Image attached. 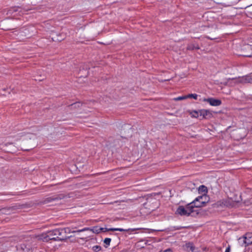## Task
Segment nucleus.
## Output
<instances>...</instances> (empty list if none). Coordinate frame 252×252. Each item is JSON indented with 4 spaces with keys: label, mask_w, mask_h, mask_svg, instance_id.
I'll return each instance as SVG.
<instances>
[{
    "label": "nucleus",
    "mask_w": 252,
    "mask_h": 252,
    "mask_svg": "<svg viewBox=\"0 0 252 252\" xmlns=\"http://www.w3.org/2000/svg\"><path fill=\"white\" fill-rule=\"evenodd\" d=\"M69 232L68 228L56 229L47 232L49 240L63 241L67 238L66 233Z\"/></svg>",
    "instance_id": "f257e3e1"
},
{
    "label": "nucleus",
    "mask_w": 252,
    "mask_h": 252,
    "mask_svg": "<svg viewBox=\"0 0 252 252\" xmlns=\"http://www.w3.org/2000/svg\"><path fill=\"white\" fill-rule=\"evenodd\" d=\"M176 213L181 216L194 215L198 214V210H195L193 204H189L185 207L179 206L177 209Z\"/></svg>",
    "instance_id": "f03ea898"
},
{
    "label": "nucleus",
    "mask_w": 252,
    "mask_h": 252,
    "mask_svg": "<svg viewBox=\"0 0 252 252\" xmlns=\"http://www.w3.org/2000/svg\"><path fill=\"white\" fill-rule=\"evenodd\" d=\"M87 230H90V231H92L93 233H97V234L100 233L101 231H119L121 232H124V231H128L127 229H123V228H109V229H106L105 228H102V227H98V226H95L92 228L86 227V228H84L81 230H77L75 231H73V232H83V231H87Z\"/></svg>",
    "instance_id": "7ed1b4c3"
},
{
    "label": "nucleus",
    "mask_w": 252,
    "mask_h": 252,
    "mask_svg": "<svg viewBox=\"0 0 252 252\" xmlns=\"http://www.w3.org/2000/svg\"><path fill=\"white\" fill-rule=\"evenodd\" d=\"M208 197L206 195H200L196 197L191 204H193L194 209L197 210L198 208L201 207L208 201Z\"/></svg>",
    "instance_id": "20e7f679"
},
{
    "label": "nucleus",
    "mask_w": 252,
    "mask_h": 252,
    "mask_svg": "<svg viewBox=\"0 0 252 252\" xmlns=\"http://www.w3.org/2000/svg\"><path fill=\"white\" fill-rule=\"evenodd\" d=\"M232 81H237L240 83H252V75H247L242 77H239L236 80H231Z\"/></svg>",
    "instance_id": "39448f33"
},
{
    "label": "nucleus",
    "mask_w": 252,
    "mask_h": 252,
    "mask_svg": "<svg viewBox=\"0 0 252 252\" xmlns=\"http://www.w3.org/2000/svg\"><path fill=\"white\" fill-rule=\"evenodd\" d=\"M203 101L208 102L211 106H218L221 104V101L220 99H215L212 97L208 98H204Z\"/></svg>",
    "instance_id": "423d86ee"
},
{
    "label": "nucleus",
    "mask_w": 252,
    "mask_h": 252,
    "mask_svg": "<svg viewBox=\"0 0 252 252\" xmlns=\"http://www.w3.org/2000/svg\"><path fill=\"white\" fill-rule=\"evenodd\" d=\"M200 117L202 119H210L212 117V114L210 110L202 109L199 110Z\"/></svg>",
    "instance_id": "0eeeda50"
},
{
    "label": "nucleus",
    "mask_w": 252,
    "mask_h": 252,
    "mask_svg": "<svg viewBox=\"0 0 252 252\" xmlns=\"http://www.w3.org/2000/svg\"><path fill=\"white\" fill-rule=\"evenodd\" d=\"M242 50L244 52L243 56L246 57L252 56V45H246L243 47Z\"/></svg>",
    "instance_id": "6e6552de"
},
{
    "label": "nucleus",
    "mask_w": 252,
    "mask_h": 252,
    "mask_svg": "<svg viewBox=\"0 0 252 252\" xmlns=\"http://www.w3.org/2000/svg\"><path fill=\"white\" fill-rule=\"evenodd\" d=\"M35 238L38 241H41L43 242H48L47 232L46 233H42L39 235H35Z\"/></svg>",
    "instance_id": "1a4fd4ad"
},
{
    "label": "nucleus",
    "mask_w": 252,
    "mask_h": 252,
    "mask_svg": "<svg viewBox=\"0 0 252 252\" xmlns=\"http://www.w3.org/2000/svg\"><path fill=\"white\" fill-rule=\"evenodd\" d=\"M244 240L246 241V245L249 246L252 244V233H248L243 236Z\"/></svg>",
    "instance_id": "9d476101"
},
{
    "label": "nucleus",
    "mask_w": 252,
    "mask_h": 252,
    "mask_svg": "<svg viewBox=\"0 0 252 252\" xmlns=\"http://www.w3.org/2000/svg\"><path fill=\"white\" fill-rule=\"evenodd\" d=\"M186 248L187 251H191V252H199L197 249L195 248L192 243H188L186 244Z\"/></svg>",
    "instance_id": "9b49d317"
},
{
    "label": "nucleus",
    "mask_w": 252,
    "mask_h": 252,
    "mask_svg": "<svg viewBox=\"0 0 252 252\" xmlns=\"http://www.w3.org/2000/svg\"><path fill=\"white\" fill-rule=\"evenodd\" d=\"M198 191L199 193L202 194L201 195H206V193L207 192V189L205 186L202 185L199 187Z\"/></svg>",
    "instance_id": "f8f14e48"
},
{
    "label": "nucleus",
    "mask_w": 252,
    "mask_h": 252,
    "mask_svg": "<svg viewBox=\"0 0 252 252\" xmlns=\"http://www.w3.org/2000/svg\"><path fill=\"white\" fill-rule=\"evenodd\" d=\"M199 110V111H192L189 112V114L191 115V116L193 118H199L200 117V113Z\"/></svg>",
    "instance_id": "ddd939ff"
},
{
    "label": "nucleus",
    "mask_w": 252,
    "mask_h": 252,
    "mask_svg": "<svg viewBox=\"0 0 252 252\" xmlns=\"http://www.w3.org/2000/svg\"><path fill=\"white\" fill-rule=\"evenodd\" d=\"M243 237L240 238L238 239V243L239 244L243 247H246L247 246V245H246V241L244 240Z\"/></svg>",
    "instance_id": "4468645a"
},
{
    "label": "nucleus",
    "mask_w": 252,
    "mask_h": 252,
    "mask_svg": "<svg viewBox=\"0 0 252 252\" xmlns=\"http://www.w3.org/2000/svg\"><path fill=\"white\" fill-rule=\"evenodd\" d=\"M238 78H233V79L229 78L227 80V84L229 86H233L236 84L240 83V82H238L237 81H230L231 80H236Z\"/></svg>",
    "instance_id": "2eb2a0df"
},
{
    "label": "nucleus",
    "mask_w": 252,
    "mask_h": 252,
    "mask_svg": "<svg viewBox=\"0 0 252 252\" xmlns=\"http://www.w3.org/2000/svg\"><path fill=\"white\" fill-rule=\"evenodd\" d=\"M187 98H188L187 95H184V96H179V97L174 98V100L175 101H180V100H183L186 99Z\"/></svg>",
    "instance_id": "dca6fc26"
},
{
    "label": "nucleus",
    "mask_w": 252,
    "mask_h": 252,
    "mask_svg": "<svg viewBox=\"0 0 252 252\" xmlns=\"http://www.w3.org/2000/svg\"><path fill=\"white\" fill-rule=\"evenodd\" d=\"M111 241V239L108 238H105L104 239V243L106 245V246H105L106 248H107L108 247V246H109Z\"/></svg>",
    "instance_id": "f3484780"
},
{
    "label": "nucleus",
    "mask_w": 252,
    "mask_h": 252,
    "mask_svg": "<svg viewBox=\"0 0 252 252\" xmlns=\"http://www.w3.org/2000/svg\"><path fill=\"white\" fill-rule=\"evenodd\" d=\"M188 98H193L194 99H197V95L195 94H189L187 95Z\"/></svg>",
    "instance_id": "a211bd4d"
},
{
    "label": "nucleus",
    "mask_w": 252,
    "mask_h": 252,
    "mask_svg": "<svg viewBox=\"0 0 252 252\" xmlns=\"http://www.w3.org/2000/svg\"><path fill=\"white\" fill-rule=\"evenodd\" d=\"M94 249L95 250L99 251L100 250V247L98 246H95L94 247Z\"/></svg>",
    "instance_id": "6ab92c4d"
},
{
    "label": "nucleus",
    "mask_w": 252,
    "mask_h": 252,
    "mask_svg": "<svg viewBox=\"0 0 252 252\" xmlns=\"http://www.w3.org/2000/svg\"><path fill=\"white\" fill-rule=\"evenodd\" d=\"M230 247H228L226 248L225 252H230Z\"/></svg>",
    "instance_id": "aec40b11"
},
{
    "label": "nucleus",
    "mask_w": 252,
    "mask_h": 252,
    "mask_svg": "<svg viewBox=\"0 0 252 252\" xmlns=\"http://www.w3.org/2000/svg\"><path fill=\"white\" fill-rule=\"evenodd\" d=\"M164 252H172V250L170 249H168L164 251Z\"/></svg>",
    "instance_id": "412c9836"
},
{
    "label": "nucleus",
    "mask_w": 252,
    "mask_h": 252,
    "mask_svg": "<svg viewBox=\"0 0 252 252\" xmlns=\"http://www.w3.org/2000/svg\"><path fill=\"white\" fill-rule=\"evenodd\" d=\"M188 49H189V50H190V49H193V48L192 47H190V46H189V47H188Z\"/></svg>",
    "instance_id": "4be33fe9"
},
{
    "label": "nucleus",
    "mask_w": 252,
    "mask_h": 252,
    "mask_svg": "<svg viewBox=\"0 0 252 252\" xmlns=\"http://www.w3.org/2000/svg\"><path fill=\"white\" fill-rule=\"evenodd\" d=\"M140 228H136V229H134L133 230H138V229H140Z\"/></svg>",
    "instance_id": "5701e85b"
},
{
    "label": "nucleus",
    "mask_w": 252,
    "mask_h": 252,
    "mask_svg": "<svg viewBox=\"0 0 252 252\" xmlns=\"http://www.w3.org/2000/svg\"><path fill=\"white\" fill-rule=\"evenodd\" d=\"M13 208H9L8 209L9 210V209H12Z\"/></svg>",
    "instance_id": "b1692460"
}]
</instances>
